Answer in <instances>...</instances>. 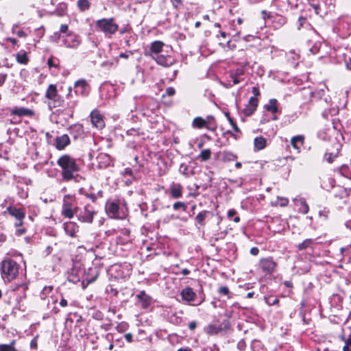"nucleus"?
<instances>
[{
  "mask_svg": "<svg viewBox=\"0 0 351 351\" xmlns=\"http://www.w3.org/2000/svg\"><path fill=\"white\" fill-rule=\"evenodd\" d=\"M264 109L273 114H276L278 112V100L276 99H270L269 103L264 106Z\"/></svg>",
  "mask_w": 351,
  "mask_h": 351,
  "instance_id": "cd10ccee",
  "label": "nucleus"
},
{
  "mask_svg": "<svg viewBox=\"0 0 351 351\" xmlns=\"http://www.w3.org/2000/svg\"><path fill=\"white\" fill-rule=\"evenodd\" d=\"M75 92L83 96L88 93V85L84 80H79L75 83Z\"/></svg>",
  "mask_w": 351,
  "mask_h": 351,
  "instance_id": "a211bd4d",
  "label": "nucleus"
},
{
  "mask_svg": "<svg viewBox=\"0 0 351 351\" xmlns=\"http://www.w3.org/2000/svg\"><path fill=\"white\" fill-rule=\"evenodd\" d=\"M136 297L143 308H147L153 302L152 297L147 295L145 291H141Z\"/></svg>",
  "mask_w": 351,
  "mask_h": 351,
  "instance_id": "4468645a",
  "label": "nucleus"
},
{
  "mask_svg": "<svg viewBox=\"0 0 351 351\" xmlns=\"http://www.w3.org/2000/svg\"><path fill=\"white\" fill-rule=\"evenodd\" d=\"M95 27L97 31L102 32L106 36H111L119 30V25L113 17L103 18L96 21Z\"/></svg>",
  "mask_w": 351,
  "mask_h": 351,
  "instance_id": "f03ea898",
  "label": "nucleus"
},
{
  "mask_svg": "<svg viewBox=\"0 0 351 351\" xmlns=\"http://www.w3.org/2000/svg\"><path fill=\"white\" fill-rule=\"evenodd\" d=\"M223 161L231 162L234 161L237 158V156L230 152L223 151Z\"/></svg>",
  "mask_w": 351,
  "mask_h": 351,
  "instance_id": "37998d69",
  "label": "nucleus"
},
{
  "mask_svg": "<svg viewBox=\"0 0 351 351\" xmlns=\"http://www.w3.org/2000/svg\"><path fill=\"white\" fill-rule=\"evenodd\" d=\"M67 3H66L65 2H60L57 5L54 11L51 12V14L56 15L59 17L64 16L67 14Z\"/></svg>",
  "mask_w": 351,
  "mask_h": 351,
  "instance_id": "393cba45",
  "label": "nucleus"
},
{
  "mask_svg": "<svg viewBox=\"0 0 351 351\" xmlns=\"http://www.w3.org/2000/svg\"><path fill=\"white\" fill-rule=\"evenodd\" d=\"M325 96V90L323 89L311 90L309 88H304L300 92V97L303 104L308 102H317Z\"/></svg>",
  "mask_w": 351,
  "mask_h": 351,
  "instance_id": "423d86ee",
  "label": "nucleus"
},
{
  "mask_svg": "<svg viewBox=\"0 0 351 351\" xmlns=\"http://www.w3.org/2000/svg\"><path fill=\"white\" fill-rule=\"evenodd\" d=\"M164 43L162 41L156 40L152 43L150 46V51L156 56L162 51Z\"/></svg>",
  "mask_w": 351,
  "mask_h": 351,
  "instance_id": "e433bc0d",
  "label": "nucleus"
},
{
  "mask_svg": "<svg viewBox=\"0 0 351 351\" xmlns=\"http://www.w3.org/2000/svg\"><path fill=\"white\" fill-rule=\"evenodd\" d=\"M204 331L208 335H217L219 332V324L217 322L209 324L204 328Z\"/></svg>",
  "mask_w": 351,
  "mask_h": 351,
  "instance_id": "c85d7f7f",
  "label": "nucleus"
},
{
  "mask_svg": "<svg viewBox=\"0 0 351 351\" xmlns=\"http://www.w3.org/2000/svg\"><path fill=\"white\" fill-rule=\"evenodd\" d=\"M19 265L14 260L6 258L1 263V270L3 278L11 280L18 276Z\"/></svg>",
  "mask_w": 351,
  "mask_h": 351,
  "instance_id": "7ed1b4c3",
  "label": "nucleus"
},
{
  "mask_svg": "<svg viewBox=\"0 0 351 351\" xmlns=\"http://www.w3.org/2000/svg\"><path fill=\"white\" fill-rule=\"evenodd\" d=\"M76 106H77L76 101H71L68 103V106L70 108L69 112H71V114H70L71 117H72V115H73V110L75 108Z\"/></svg>",
  "mask_w": 351,
  "mask_h": 351,
  "instance_id": "13d9d810",
  "label": "nucleus"
},
{
  "mask_svg": "<svg viewBox=\"0 0 351 351\" xmlns=\"http://www.w3.org/2000/svg\"><path fill=\"white\" fill-rule=\"evenodd\" d=\"M261 14H262L263 19L264 20L273 19V17H274V16L271 14V12H267V10H262Z\"/></svg>",
  "mask_w": 351,
  "mask_h": 351,
  "instance_id": "5fc2aeb1",
  "label": "nucleus"
},
{
  "mask_svg": "<svg viewBox=\"0 0 351 351\" xmlns=\"http://www.w3.org/2000/svg\"><path fill=\"white\" fill-rule=\"evenodd\" d=\"M250 254L253 256H257L259 254V249L257 247H253L250 249Z\"/></svg>",
  "mask_w": 351,
  "mask_h": 351,
  "instance_id": "e2e57ef3",
  "label": "nucleus"
},
{
  "mask_svg": "<svg viewBox=\"0 0 351 351\" xmlns=\"http://www.w3.org/2000/svg\"><path fill=\"white\" fill-rule=\"evenodd\" d=\"M36 32H37V34H38L37 35L38 40H39V39L41 38L44 36L45 29H44V27H41L40 28L36 29Z\"/></svg>",
  "mask_w": 351,
  "mask_h": 351,
  "instance_id": "bf43d9fd",
  "label": "nucleus"
},
{
  "mask_svg": "<svg viewBox=\"0 0 351 351\" xmlns=\"http://www.w3.org/2000/svg\"><path fill=\"white\" fill-rule=\"evenodd\" d=\"M258 268L265 276L271 275L276 271L277 262L272 256L261 258L258 262Z\"/></svg>",
  "mask_w": 351,
  "mask_h": 351,
  "instance_id": "6e6552de",
  "label": "nucleus"
},
{
  "mask_svg": "<svg viewBox=\"0 0 351 351\" xmlns=\"http://www.w3.org/2000/svg\"><path fill=\"white\" fill-rule=\"evenodd\" d=\"M26 232V230L25 228H20V229H17L16 230V232H15V234L16 236H22L23 234H24Z\"/></svg>",
  "mask_w": 351,
  "mask_h": 351,
  "instance_id": "338daca9",
  "label": "nucleus"
},
{
  "mask_svg": "<svg viewBox=\"0 0 351 351\" xmlns=\"http://www.w3.org/2000/svg\"><path fill=\"white\" fill-rule=\"evenodd\" d=\"M106 211L108 215L112 218L119 217V206L118 203L112 202L106 204Z\"/></svg>",
  "mask_w": 351,
  "mask_h": 351,
  "instance_id": "4be33fe9",
  "label": "nucleus"
},
{
  "mask_svg": "<svg viewBox=\"0 0 351 351\" xmlns=\"http://www.w3.org/2000/svg\"><path fill=\"white\" fill-rule=\"evenodd\" d=\"M337 156V154H333L332 153H326L325 158L329 162L331 163L333 162L334 159Z\"/></svg>",
  "mask_w": 351,
  "mask_h": 351,
  "instance_id": "864d4df0",
  "label": "nucleus"
},
{
  "mask_svg": "<svg viewBox=\"0 0 351 351\" xmlns=\"http://www.w3.org/2000/svg\"><path fill=\"white\" fill-rule=\"evenodd\" d=\"M75 197L71 195H66L63 198L61 214L66 218L71 219L75 215Z\"/></svg>",
  "mask_w": 351,
  "mask_h": 351,
  "instance_id": "0eeeda50",
  "label": "nucleus"
},
{
  "mask_svg": "<svg viewBox=\"0 0 351 351\" xmlns=\"http://www.w3.org/2000/svg\"><path fill=\"white\" fill-rule=\"evenodd\" d=\"M63 228L66 235L71 237H75L76 233L79 231V226L73 221H66L63 224Z\"/></svg>",
  "mask_w": 351,
  "mask_h": 351,
  "instance_id": "ddd939ff",
  "label": "nucleus"
},
{
  "mask_svg": "<svg viewBox=\"0 0 351 351\" xmlns=\"http://www.w3.org/2000/svg\"><path fill=\"white\" fill-rule=\"evenodd\" d=\"M80 36L73 32L68 33L64 38L62 42L65 47L68 48H77L81 44Z\"/></svg>",
  "mask_w": 351,
  "mask_h": 351,
  "instance_id": "9d476101",
  "label": "nucleus"
},
{
  "mask_svg": "<svg viewBox=\"0 0 351 351\" xmlns=\"http://www.w3.org/2000/svg\"><path fill=\"white\" fill-rule=\"evenodd\" d=\"M225 116L227 118V120L230 123V124L232 125V129L235 132H239V129L236 123V122L234 121V119L230 117V113L228 112H223Z\"/></svg>",
  "mask_w": 351,
  "mask_h": 351,
  "instance_id": "a18cd8bd",
  "label": "nucleus"
},
{
  "mask_svg": "<svg viewBox=\"0 0 351 351\" xmlns=\"http://www.w3.org/2000/svg\"><path fill=\"white\" fill-rule=\"evenodd\" d=\"M309 5L313 8L315 10V13L317 15H319L320 14L321 8L319 3H315L314 1H308Z\"/></svg>",
  "mask_w": 351,
  "mask_h": 351,
  "instance_id": "8fccbe9b",
  "label": "nucleus"
},
{
  "mask_svg": "<svg viewBox=\"0 0 351 351\" xmlns=\"http://www.w3.org/2000/svg\"><path fill=\"white\" fill-rule=\"evenodd\" d=\"M219 71V63L218 62H214L208 69L207 72L208 77L212 80L218 79V73Z\"/></svg>",
  "mask_w": 351,
  "mask_h": 351,
  "instance_id": "bb28decb",
  "label": "nucleus"
},
{
  "mask_svg": "<svg viewBox=\"0 0 351 351\" xmlns=\"http://www.w3.org/2000/svg\"><path fill=\"white\" fill-rule=\"evenodd\" d=\"M306 22V17H303V16H300L298 20V29H300L304 24Z\"/></svg>",
  "mask_w": 351,
  "mask_h": 351,
  "instance_id": "6e6d98bb",
  "label": "nucleus"
},
{
  "mask_svg": "<svg viewBox=\"0 0 351 351\" xmlns=\"http://www.w3.org/2000/svg\"><path fill=\"white\" fill-rule=\"evenodd\" d=\"M45 97L49 100L48 106L50 108L62 106L64 99L58 94L57 87L54 84H50L45 93Z\"/></svg>",
  "mask_w": 351,
  "mask_h": 351,
  "instance_id": "39448f33",
  "label": "nucleus"
},
{
  "mask_svg": "<svg viewBox=\"0 0 351 351\" xmlns=\"http://www.w3.org/2000/svg\"><path fill=\"white\" fill-rule=\"evenodd\" d=\"M210 118L208 117L207 119H204L202 117H196L193 121V127L195 128H202L204 127H206L208 128V124H209V119Z\"/></svg>",
  "mask_w": 351,
  "mask_h": 351,
  "instance_id": "473e14b6",
  "label": "nucleus"
},
{
  "mask_svg": "<svg viewBox=\"0 0 351 351\" xmlns=\"http://www.w3.org/2000/svg\"><path fill=\"white\" fill-rule=\"evenodd\" d=\"M297 206H298V212L301 214H307L309 211V206L304 198H300L297 200Z\"/></svg>",
  "mask_w": 351,
  "mask_h": 351,
  "instance_id": "72a5a7b5",
  "label": "nucleus"
},
{
  "mask_svg": "<svg viewBox=\"0 0 351 351\" xmlns=\"http://www.w3.org/2000/svg\"><path fill=\"white\" fill-rule=\"evenodd\" d=\"M183 187L180 183L172 182L169 186V191L171 197L175 199L180 198L182 196Z\"/></svg>",
  "mask_w": 351,
  "mask_h": 351,
  "instance_id": "aec40b11",
  "label": "nucleus"
},
{
  "mask_svg": "<svg viewBox=\"0 0 351 351\" xmlns=\"http://www.w3.org/2000/svg\"><path fill=\"white\" fill-rule=\"evenodd\" d=\"M99 275V271L97 268H90L87 273L86 280L88 283L93 282Z\"/></svg>",
  "mask_w": 351,
  "mask_h": 351,
  "instance_id": "c9c22d12",
  "label": "nucleus"
},
{
  "mask_svg": "<svg viewBox=\"0 0 351 351\" xmlns=\"http://www.w3.org/2000/svg\"><path fill=\"white\" fill-rule=\"evenodd\" d=\"M53 289V286H45L40 293V298L42 300H45L52 292Z\"/></svg>",
  "mask_w": 351,
  "mask_h": 351,
  "instance_id": "79ce46f5",
  "label": "nucleus"
},
{
  "mask_svg": "<svg viewBox=\"0 0 351 351\" xmlns=\"http://www.w3.org/2000/svg\"><path fill=\"white\" fill-rule=\"evenodd\" d=\"M97 213L95 209L89 204L82 208H75V215L77 219L82 223H92Z\"/></svg>",
  "mask_w": 351,
  "mask_h": 351,
  "instance_id": "20e7f679",
  "label": "nucleus"
},
{
  "mask_svg": "<svg viewBox=\"0 0 351 351\" xmlns=\"http://www.w3.org/2000/svg\"><path fill=\"white\" fill-rule=\"evenodd\" d=\"M17 189H18L17 193L21 198H25L27 197V191L23 190V189H21L19 186L17 187Z\"/></svg>",
  "mask_w": 351,
  "mask_h": 351,
  "instance_id": "4d7b16f0",
  "label": "nucleus"
},
{
  "mask_svg": "<svg viewBox=\"0 0 351 351\" xmlns=\"http://www.w3.org/2000/svg\"><path fill=\"white\" fill-rule=\"evenodd\" d=\"M15 340H12L8 344H0V351H18L15 348Z\"/></svg>",
  "mask_w": 351,
  "mask_h": 351,
  "instance_id": "ea45409f",
  "label": "nucleus"
},
{
  "mask_svg": "<svg viewBox=\"0 0 351 351\" xmlns=\"http://www.w3.org/2000/svg\"><path fill=\"white\" fill-rule=\"evenodd\" d=\"M156 62L163 66L168 67L174 64V59L170 56L157 55L153 57Z\"/></svg>",
  "mask_w": 351,
  "mask_h": 351,
  "instance_id": "f3484780",
  "label": "nucleus"
},
{
  "mask_svg": "<svg viewBox=\"0 0 351 351\" xmlns=\"http://www.w3.org/2000/svg\"><path fill=\"white\" fill-rule=\"evenodd\" d=\"M254 149L257 151L262 150L267 145V140L262 136H257L254 140Z\"/></svg>",
  "mask_w": 351,
  "mask_h": 351,
  "instance_id": "2f4dec72",
  "label": "nucleus"
},
{
  "mask_svg": "<svg viewBox=\"0 0 351 351\" xmlns=\"http://www.w3.org/2000/svg\"><path fill=\"white\" fill-rule=\"evenodd\" d=\"M173 208L175 210H180V209L185 210L186 209V206L183 202H177L173 204Z\"/></svg>",
  "mask_w": 351,
  "mask_h": 351,
  "instance_id": "09e8293b",
  "label": "nucleus"
},
{
  "mask_svg": "<svg viewBox=\"0 0 351 351\" xmlns=\"http://www.w3.org/2000/svg\"><path fill=\"white\" fill-rule=\"evenodd\" d=\"M16 61L22 64H27L29 62V58L25 51L21 50L16 55Z\"/></svg>",
  "mask_w": 351,
  "mask_h": 351,
  "instance_id": "4c0bfd02",
  "label": "nucleus"
},
{
  "mask_svg": "<svg viewBox=\"0 0 351 351\" xmlns=\"http://www.w3.org/2000/svg\"><path fill=\"white\" fill-rule=\"evenodd\" d=\"M6 211L16 219L15 226L19 227L23 225V220L25 217V213L21 208L10 206L6 208Z\"/></svg>",
  "mask_w": 351,
  "mask_h": 351,
  "instance_id": "1a4fd4ad",
  "label": "nucleus"
},
{
  "mask_svg": "<svg viewBox=\"0 0 351 351\" xmlns=\"http://www.w3.org/2000/svg\"><path fill=\"white\" fill-rule=\"evenodd\" d=\"M77 5L80 12H84L90 8V3L88 0H77Z\"/></svg>",
  "mask_w": 351,
  "mask_h": 351,
  "instance_id": "58836bf2",
  "label": "nucleus"
},
{
  "mask_svg": "<svg viewBox=\"0 0 351 351\" xmlns=\"http://www.w3.org/2000/svg\"><path fill=\"white\" fill-rule=\"evenodd\" d=\"M82 274L81 270L77 269L75 268L71 269V271L69 273L68 280L70 282L73 283H77L80 281V276Z\"/></svg>",
  "mask_w": 351,
  "mask_h": 351,
  "instance_id": "7c9ffc66",
  "label": "nucleus"
},
{
  "mask_svg": "<svg viewBox=\"0 0 351 351\" xmlns=\"http://www.w3.org/2000/svg\"><path fill=\"white\" fill-rule=\"evenodd\" d=\"M197 327V322L195 321H192L189 324V328L191 330H194Z\"/></svg>",
  "mask_w": 351,
  "mask_h": 351,
  "instance_id": "774afa93",
  "label": "nucleus"
},
{
  "mask_svg": "<svg viewBox=\"0 0 351 351\" xmlns=\"http://www.w3.org/2000/svg\"><path fill=\"white\" fill-rule=\"evenodd\" d=\"M57 164L62 169L61 175L65 181L73 180L75 175L80 171V166L77 164L75 159L67 154L60 156Z\"/></svg>",
  "mask_w": 351,
  "mask_h": 351,
  "instance_id": "f257e3e1",
  "label": "nucleus"
},
{
  "mask_svg": "<svg viewBox=\"0 0 351 351\" xmlns=\"http://www.w3.org/2000/svg\"><path fill=\"white\" fill-rule=\"evenodd\" d=\"M90 119L93 125L99 129H102L104 127V121L101 114L97 110H93L90 113Z\"/></svg>",
  "mask_w": 351,
  "mask_h": 351,
  "instance_id": "dca6fc26",
  "label": "nucleus"
},
{
  "mask_svg": "<svg viewBox=\"0 0 351 351\" xmlns=\"http://www.w3.org/2000/svg\"><path fill=\"white\" fill-rule=\"evenodd\" d=\"M112 275H114L116 278H124L128 275L129 270L125 269V267L122 265L114 264L110 267V269Z\"/></svg>",
  "mask_w": 351,
  "mask_h": 351,
  "instance_id": "9b49d317",
  "label": "nucleus"
},
{
  "mask_svg": "<svg viewBox=\"0 0 351 351\" xmlns=\"http://www.w3.org/2000/svg\"><path fill=\"white\" fill-rule=\"evenodd\" d=\"M304 140L305 137L304 135H297L291 138L290 143L293 148L299 152L304 145Z\"/></svg>",
  "mask_w": 351,
  "mask_h": 351,
  "instance_id": "412c9836",
  "label": "nucleus"
},
{
  "mask_svg": "<svg viewBox=\"0 0 351 351\" xmlns=\"http://www.w3.org/2000/svg\"><path fill=\"white\" fill-rule=\"evenodd\" d=\"M256 110H254V108L250 104V100L248 101V104L246 105L245 108L243 110V113L245 117L252 116Z\"/></svg>",
  "mask_w": 351,
  "mask_h": 351,
  "instance_id": "c03bdc74",
  "label": "nucleus"
},
{
  "mask_svg": "<svg viewBox=\"0 0 351 351\" xmlns=\"http://www.w3.org/2000/svg\"><path fill=\"white\" fill-rule=\"evenodd\" d=\"M200 157L203 160H206L210 157V152L209 149H204L201 152Z\"/></svg>",
  "mask_w": 351,
  "mask_h": 351,
  "instance_id": "603ef678",
  "label": "nucleus"
},
{
  "mask_svg": "<svg viewBox=\"0 0 351 351\" xmlns=\"http://www.w3.org/2000/svg\"><path fill=\"white\" fill-rule=\"evenodd\" d=\"M252 92L254 96L250 98V104L254 108V110H256L259 101L258 97L261 95L259 88L258 86L252 87Z\"/></svg>",
  "mask_w": 351,
  "mask_h": 351,
  "instance_id": "c756f323",
  "label": "nucleus"
},
{
  "mask_svg": "<svg viewBox=\"0 0 351 351\" xmlns=\"http://www.w3.org/2000/svg\"><path fill=\"white\" fill-rule=\"evenodd\" d=\"M232 22H233V25H232L234 26V28L232 29V30H233L232 31V34L233 35H238V34H239L241 33V28L239 29L237 27V25L234 24V20H233Z\"/></svg>",
  "mask_w": 351,
  "mask_h": 351,
  "instance_id": "680f3d73",
  "label": "nucleus"
},
{
  "mask_svg": "<svg viewBox=\"0 0 351 351\" xmlns=\"http://www.w3.org/2000/svg\"><path fill=\"white\" fill-rule=\"evenodd\" d=\"M69 134L73 138L76 140L78 138H82L84 136V131L82 125L74 124L69 128Z\"/></svg>",
  "mask_w": 351,
  "mask_h": 351,
  "instance_id": "2eb2a0df",
  "label": "nucleus"
},
{
  "mask_svg": "<svg viewBox=\"0 0 351 351\" xmlns=\"http://www.w3.org/2000/svg\"><path fill=\"white\" fill-rule=\"evenodd\" d=\"M289 200L287 197L278 196L276 199L271 202L272 206L286 207L289 204Z\"/></svg>",
  "mask_w": 351,
  "mask_h": 351,
  "instance_id": "f704fd0d",
  "label": "nucleus"
},
{
  "mask_svg": "<svg viewBox=\"0 0 351 351\" xmlns=\"http://www.w3.org/2000/svg\"><path fill=\"white\" fill-rule=\"evenodd\" d=\"M210 215V212L204 210L200 213H199L197 216L195 217V221L201 226L204 225V221L206 219V217Z\"/></svg>",
  "mask_w": 351,
  "mask_h": 351,
  "instance_id": "a19ab883",
  "label": "nucleus"
},
{
  "mask_svg": "<svg viewBox=\"0 0 351 351\" xmlns=\"http://www.w3.org/2000/svg\"><path fill=\"white\" fill-rule=\"evenodd\" d=\"M55 141V146L58 150L64 149L71 143L70 138L67 134L56 136Z\"/></svg>",
  "mask_w": 351,
  "mask_h": 351,
  "instance_id": "6ab92c4d",
  "label": "nucleus"
},
{
  "mask_svg": "<svg viewBox=\"0 0 351 351\" xmlns=\"http://www.w3.org/2000/svg\"><path fill=\"white\" fill-rule=\"evenodd\" d=\"M11 115H16L19 117H32L34 115V111L31 109L24 107H14L9 110Z\"/></svg>",
  "mask_w": 351,
  "mask_h": 351,
  "instance_id": "f8f14e48",
  "label": "nucleus"
},
{
  "mask_svg": "<svg viewBox=\"0 0 351 351\" xmlns=\"http://www.w3.org/2000/svg\"><path fill=\"white\" fill-rule=\"evenodd\" d=\"M265 302L269 306L278 304L280 302L279 299L277 297L273 296V295L268 296V297L265 298Z\"/></svg>",
  "mask_w": 351,
  "mask_h": 351,
  "instance_id": "49530a36",
  "label": "nucleus"
},
{
  "mask_svg": "<svg viewBox=\"0 0 351 351\" xmlns=\"http://www.w3.org/2000/svg\"><path fill=\"white\" fill-rule=\"evenodd\" d=\"M315 245V239H306L302 243L297 245V251L301 252L306 249H314Z\"/></svg>",
  "mask_w": 351,
  "mask_h": 351,
  "instance_id": "b1692460",
  "label": "nucleus"
},
{
  "mask_svg": "<svg viewBox=\"0 0 351 351\" xmlns=\"http://www.w3.org/2000/svg\"><path fill=\"white\" fill-rule=\"evenodd\" d=\"M47 65L49 66V68H51V67L56 68L58 66V65L54 63V62H53L52 58H49L48 59V60H47Z\"/></svg>",
  "mask_w": 351,
  "mask_h": 351,
  "instance_id": "69168bd1",
  "label": "nucleus"
},
{
  "mask_svg": "<svg viewBox=\"0 0 351 351\" xmlns=\"http://www.w3.org/2000/svg\"><path fill=\"white\" fill-rule=\"evenodd\" d=\"M237 214V211L234 209H230L228 212V217L230 220H233L234 222L237 223L240 221V217L239 216H235Z\"/></svg>",
  "mask_w": 351,
  "mask_h": 351,
  "instance_id": "de8ad7c7",
  "label": "nucleus"
},
{
  "mask_svg": "<svg viewBox=\"0 0 351 351\" xmlns=\"http://www.w3.org/2000/svg\"><path fill=\"white\" fill-rule=\"evenodd\" d=\"M69 30V26L66 24H62L60 26V32L62 33H66Z\"/></svg>",
  "mask_w": 351,
  "mask_h": 351,
  "instance_id": "0e129e2a",
  "label": "nucleus"
},
{
  "mask_svg": "<svg viewBox=\"0 0 351 351\" xmlns=\"http://www.w3.org/2000/svg\"><path fill=\"white\" fill-rule=\"evenodd\" d=\"M221 295H226L228 298H230L232 293L229 291L227 287H221Z\"/></svg>",
  "mask_w": 351,
  "mask_h": 351,
  "instance_id": "3c124183",
  "label": "nucleus"
},
{
  "mask_svg": "<svg viewBox=\"0 0 351 351\" xmlns=\"http://www.w3.org/2000/svg\"><path fill=\"white\" fill-rule=\"evenodd\" d=\"M181 296L183 300L187 302H191L195 300L196 298V294L193 291L192 288L186 287L182 291Z\"/></svg>",
  "mask_w": 351,
  "mask_h": 351,
  "instance_id": "5701e85b",
  "label": "nucleus"
},
{
  "mask_svg": "<svg viewBox=\"0 0 351 351\" xmlns=\"http://www.w3.org/2000/svg\"><path fill=\"white\" fill-rule=\"evenodd\" d=\"M287 22V19L279 14H276L273 17L272 23L276 29H279L284 26Z\"/></svg>",
  "mask_w": 351,
  "mask_h": 351,
  "instance_id": "a878e982",
  "label": "nucleus"
},
{
  "mask_svg": "<svg viewBox=\"0 0 351 351\" xmlns=\"http://www.w3.org/2000/svg\"><path fill=\"white\" fill-rule=\"evenodd\" d=\"M175 93V89L173 87H168L165 90V95L168 96H173L174 95Z\"/></svg>",
  "mask_w": 351,
  "mask_h": 351,
  "instance_id": "052dcab7",
  "label": "nucleus"
}]
</instances>
